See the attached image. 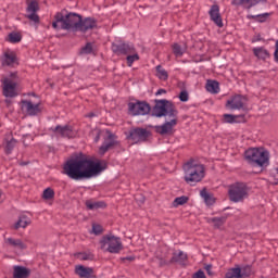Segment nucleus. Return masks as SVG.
I'll return each mask as SVG.
<instances>
[{
    "instance_id": "obj_1",
    "label": "nucleus",
    "mask_w": 278,
    "mask_h": 278,
    "mask_svg": "<svg viewBox=\"0 0 278 278\" xmlns=\"http://www.w3.org/2000/svg\"><path fill=\"white\" fill-rule=\"evenodd\" d=\"M102 170H105V163L101 161L94 162L88 157L71 159L63 166L64 175L75 180L90 179V177L99 175Z\"/></svg>"
},
{
    "instance_id": "obj_2",
    "label": "nucleus",
    "mask_w": 278,
    "mask_h": 278,
    "mask_svg": "<svg viewBox=\"0 0 278 278\" xmlns=\"http://www.w3.org/2000/svg\"><path fill=\"white\" fill-rule=\"evenodd\" d=\"M184 179L189 186H194L205 179V166L197 163L194 160H190L184 164Z\"/></svg>"
},
{
    "instance_id": "obj_3",
    "label": "nucleus",
    "mask_w": 278,
    "mask_h": 278,
    "mask_svg": "<svg viewBox=\"0 0 278 278\" xmlns=\"http://www.w3.org/2000/svg\"><path fill=\"white\" fill-rule=\"evenodd\" d=\"M81 23V15L76 13H68L64 16L62 13H56L52 23L53 29H72L79 31Z\"/></svg>"
},
{
    "instance_id": "obj_4",
    "label": "nucleus",
    "mask_w": 278,
    "mask_h": 278,
    "mask_svg": "<svg viewBox=\"0 0 278 278\" xmlns=\"http://www.w3.org/2000/svg\"><path fill=\"white\" fill-rule=\"evenodd\" d=\"M100 249L105 253L117 254L123 249V241L114 235H104L100 240Z\"/></svg>"
},
{
    "instance_id": "obj_5",
    "label": "nucleus",
    "mask_w": 278,
    "mask_h": 278,
    "mask_svg": "<svg viewBox=\"0 0 278 278\" xmlns=\"http://www.w3.org/2000/svg\"><path fill=\"white\" fill-rule=\"evenodd\" d=\"M244 157L250 164H256V166H267L268 164V151L262 148H250L245 151Z\"/></svg>"
},
{
    "instance_id": "obj_6",
    "label": "nucleus",
    "mask_w": 278,
    "mask_h": 278,
    "mask_svg": "<svg viewBox=\"0 0 278 278\" xmlns=\"http://www.w3.org/2000/svg\"><path fill=\"white\" fill-rule=\"evenodd\" d=\"M2 93L7 98L16 97V88H18V75L16 73H11L1 79Z\"/></svg>"
},
{
    "instance_id": "obj_7",
    "label": "nucleus",
    "mask_w": 278,
    "mask_h": 278,
    "mask_svg": "<svg viewBox=\"0 0 278 278\" xmlns=\"http://www.w3.org/2000/svg\"><path fill=\"white\" fill-rule=\"evenodd\" d=\"M178 112L173 102L167 100H159L152 110V116L162 118V116H177Z\"/></svg>"
},
{
    "instance_id": "obj_8",
    "label": "nucleus",
    "mask_w": 278,
    "mask_h": 278,
    "mask_svg": "<svg viewBox=\"0 0 278 278\" xmlns=\"http://www.w3.org/2000/svg\"><path fill=\"white\" fill-rule=\"evenodd\" d=\"M229 199L233 203H240L244 201L247 197H249V187H247L243 182H237L229 187L228 190Z\"/></svg>"
},
{
    "instance_id": "obj_9",
    "label": "nucleus",
    "mask_w": 278,
    "mask_h": 278,
    "mask_svg": "<svg viewBox=\"0 0 278 278\" xmlns=\"http://www.w3.org/2000/svg\"><path fill=\"white\" fill-rule=\"evenodd\" d=\"M128 112L131 116H144L151 112V106L146 102H129Z\"/></svg>"
},
{
    "instance_id": "obj_10",
    "label": "nucleus",
    "mask_w": 278,
    "mask_h": 278,
    "mask_svg": "<svg viewBox=\"0 0 278 278\" xmlns=\"http://www.w3.org/2000/svg\"><path fill=\"white\" fill-rule=\"evenodd\" d=\"M168 117L170 121L165 122L161 126H156V132L161 136H173V134H175V127H177V115Z\"/></svg>"
},
{
    "instance_id": "obj_11",
    "label": "nucleus",
    "mask_w": 278,
    "mask_h": 278,
    "mask_svg": "<svg viewBox=\"0 0 278 278\" xmlns=\"http://www.w3.org/2000/svg\"><path fill=\"white\" fill-rule=\"evenodd\" d=\"M245 103H247V97L236 94L227 100L226 108L228 110H243Z\"/></svg>"
},
{
    "instance_id": "obj_12",
    "label": "nucleus",
    "mask_w": 278,
    "mask_h": 278,
    "mask_svg": "<svg viewBox=\"0 0 278 278\" xmlns=\"http://www.w3.org/2000/svg\"><path fill=\"white\" fill-rule=\"evenodd\" d=\"M113 53H116V55H131L136 51V48L131 43H113L112 46Z\"/></svg>"
},
{
    "instance_id": "obj_13",
    "label": "nucleus",
    "mask_w": 278,
    "mask_h": 278,
    "mask_svg": "<svg viewBox=\"0 0 278 278\" xmlns=\"http://www.w3.org/2000/svg\"><path fill=\"white\" fill-rule=\"evenodd\" d=\"M51 130L55 134V136H61V138H75L77 135V132L73 130V127L68 125H58L56 127L51 128Z\"/></svg>"
},
{
    "instance_id": "obj_14",
    "label": "nucleus",
    "mask_w": 278,
    "mask_h": 278,
    "mask_svg": "<svg viewBox=\"0 0 278 278\" xmlns=\"http://www.w3.org/2000/svg\"><path fill=\"white\" fill-rule=\"evenodd\" d=\"M21 109L23 112H26L28 116H36V114H40V104H34L29 100H23Z\"/></svg>"
},
{
    "instance_id": "obj_15",
    "label": "nucleus",
    "mask_w": 278,
    "mask_h": 278,
    "mask_svg": "<svg viewBox=\"0 0 278 278\" xmlns=\"http://www.w3.org/2000/svg\"><path fill=\"white\" fill-rule=\"evenodd\" d=\"M2 64H3V66H16V64H18V59L16 58V52H14L12 50H7L3 53Z\"/></svg>"
},
{
    "instance_id": "obj_16",
    "label": "nucleus",
    "mask_w": 278,
    "mask_h": 278,
    "mask_svg": "<svg viewBox=\"0 0 278 278\" xmlns=\"http://www.w3.org/2000/svg\"><path fill=\"white\" fill-rule=\"evenodd\" d=\"M208 14L211 16V21H213L217 27H223V17H220V8L218 4L212 5Z\"/></svg>"
},
{
    "instance_id": "obj_17",
    "label": "nucleus",
    "mask_w": 278,
    "mask_h": 278,
    "mask_svg": "<svg viewBox=\"0 0 278 278\" xmlns=\"http://www.w3.org/2000/svg\"><path fill=\"white\" fill-rule=\"evenodd\" d=\"M90 29H97V20L92 17L80 18V24L78 26V31H90Z\"/></svg>"
},
{
    "instance_id": "obj_18",
    "label": "nucleus",
    "mask_w": 278,
    "mask_h": 278,
    "mask_svg": "<svg viewBox=\"0 0 278 278\" xmlns=\"http://www.w3.org/2000/svg\"><path fill=\"white\" fill-rule=\"evenodd\" d=\"M249 275H251V267H247L245 271H243L240 267H235L226 273V278H241L249 277Z\"/></svg>"
},
{
    "instance_id": "obj_19",
    "label": "nucleus",
    "mask_w": 278,
    "mask_h": 278,
    "mask_svg": "<svg viewBox=\"0 0 278 278\" xmlns=\"http://www.w3.org/2000/svg\"><path fill=\"white\" fill-rule=\"evenodd\" d=\"M75 274L80 278H93L94 269L92 267H86L84 265H76Z\"/></svg>"
},
{
    "instance_id": "obj_20",
    "label": "nucleus",
    "mask_w": 278,
    "mask_h": 278,
    "mask_svg": "<svg viewBox=\"0 0 278 278\" xmlns=\"http://www.w3.org/2000/svg\"><path fill=\"white\" fill-rule=\"evenodd\" d=\"M130 138L135 140V142L144 141L149 138V132L144 128H137L130 131Z\"/></svg>"
},
{
    "instance_id": "obj_21",
    "label": "nucleus",
    "mask_w": 278,
    "mask_h": 278,
    "mask_svg": "<svg viewBox=\"0 0 278 278\" xmlns=\"http://www.w3.org/2000/svg\"><path fill=\"white\" fill-rule=\"evenodd\" d=\"M5 244L12 247L13 249H17V251H25L27 245L21 239L7 238L4 239Z\"/></svg>"
},
{
    "instance_id": "obj_22",
    "label": "nucleus",
    "mask_w": 278,
    "mask_h": 278,
    "mask_svg": "<svg viewBox=\"0 0 278 278\" xmlns=\"http://www.w3.org/2000/svg\"><path fill=\"white\" fill-rule=\"evenodd\" d=\"M31 275V270L24 266L15 265L13 267V278H27Z\"/></svg>"
},
{
    "instance_id": "obj_23",
    "label": "nucleus",
    "mask_w": 278,
    "mask_h": 278,
    "mask_svg": "<svg viewBox=\"0 0 278 278\" xmlns=\"http://www.w3.org/2000/svg\"><path fill=\"white\" fill-rule=\"evenodd\" d=\"M188 260V254L184 253V251L174 252L173 257L170 260L172 264L178 263L182 266H186V262Z\"/></svg>"
},
{
    "instance_id": "obj_24",
    "label": "nucleus",
    "mask_w": 278,
    "mask_h": 278,
    "mask_svg": "<svg viewBox=\"0 0 278 278\" xmlns=\"http://www.w3.org/2000/svg\"><path fill=\"white\" fill-rule=\"evenodd\" d=\"M266 0H233L235 5H244V8H253L257 3H264Z\"/></svg>"
},
{
    "instance_id": "obj_25",
    "label": "nucleus",
    "mask_w": 278,
    "mask_h": 278,
    "mask_svg": "<svg viewBox=\"0 0 278 278\" xmlns=\"http://www.w3.org/2000/svg\"><path fill=\"white\" fill-rule=\"evenodd\" d=\"M31 223V219L29 217L23 215L20 216L18 220L13 225V229H25V227H28Z\"/></svg>"
},
{
    "instance_id": "obj_26",
    "label": "nucleus",
    "mask_w": 278,
    "mask_h": 278,
    "mask_svg": "<svg viewBox=\"0 0 278 278\" xmlns=\"http://www.w3.org/2000/svg\"><path fill=\"white\" fill-rule=\"evenodd\" d=\"M206 90L211 92V94H218L220 92V86L216 80H207Z\"/></svg>"
},
{
    "instance_id": "obj_27",
    "label": "nucleus",
    "mask_w": 278,
    "mask_h": 278,
    "mask_svg": "<svg viewBox=\"0 0 278 278\" xmlns=\"http://www.w3.org/2000/svg\"><path fill=\"white\" fill-rule=\"evenodd\" d=\"M86 207L88 210H102L105 207V202L103 201H94V200H87Z\"/></svg>"
},
{
    "instance_id": "obj_28",
    "label": "nucleus",
    "mask_w": 278,
    "mask_h": 278,
    "mask_svg": "<svg viewBox=\"0 0 278 278\" xmlns=\"http://www.w3.org/2000/svg\"><path fill=\"white\" fill-rule=\"evenodd\" d=\"M16 147V140L12 137H9L4 141V151L7 155H10L12 153L13 149Z\"/></svg>"
},
{
    "instance_id": "obj_29",
    "label": "nucleus",
    "mask_w": 278,
    "mask_h": 278,
    "mask_svg": "<svg viewBox=\"0 0 278 278\" xmlns=\"http://www.w3.org/2000/svg\"><path fill=\"white\" fill-rule=\"evenodd\" d=\"M113 144H114V138H112V135H110L109 138L105 139L103 144L100 147L101 155H104L106 151H110Z\"/></svg>"
},
{
    "instance_id": "obj_30",
    "label": "nucleus",
    "mask_w": 278,
    "mask_h": 278,
    "mask_svg": "<svg viewBox=\"0 0 278 278\" xmlns=\"http://www.w3.org/2000/svg\"><path fill=\"white\" fill-rule=\"evenodd\" d=\"M225 217H212L207 219V223L214 225L216 229H219V227H223V225H225Z\"/></svg>"
},
{
    "instance_id": "obj_31",
    "label": "nucleus",
    "mask_w": 278,
    "mask_h": 278,
    "mask_svg": "<svg viewBox=\"0 0 278 278\" xmlns=\"http://www.w3.org/2000/svg\"><path fill=\"white\" fill-rule=\"evenodd\" d=\"M253 53L258 60H266L268 58V51H266L264 48H254Z\"/></svg>"
},
{
    "instance_id": "obj_32",
    "label": "nucleus",
    "mask_w": 278,
    "mask_h": 278,
    "mask_svg": "<svg viewBox=\"0 0 278 278\" xmlns=\"http://www.w3.org/2000/svg\"><path fill=\"white\" fill-rule=\"evenodd\" d=\"M156 77L162 81H166L168 79V72L162 65L156 66Z\"/></svg>"
},
{
    "instance_id": "obj_33",
    "label": "nucleus",
    "mask_w": 278,
    "mask_h": 278,
    "mask_svg": "<svg viewBox=\"0 0 278 278\" xmlns=\"http://www.w3.org/2000/svg\"><path fill=\"white\" fill-rule=\"evenodd\" d=\"M76 257L78 260H81L83 262H91L92 260H94V254H92L91 252H80L76 254Z\"/></svg>"
},
{
    "instance_id": "obj_34",
    "label": "nucleus",
    "mask_w": 278,
    "mask_h": 278,
    "mask_svg": "<svg viewBox=\"0 0 278 278\" xmlns=\"http://www.w3.org/2000/svg\"><path fill=\"white\" fill-rule=\"evenodd\" d=\"M173 51H174V54L176 55V58H181V55H184V53H186V47H181V46H179V43H175L173 46Z\"/></svg>"
},
{
    "instance_id": "obj_35",
    "label": "nucleus",
    "mask_w": 278,
    "mask_h": 278,
    "mask_svg": "<svg viewBox=\"0 0 278 278\" xmlns=\"http://www.w3.org/2000/svg\"><path fill=\"white\" fill-rule=\"evenodd\" d=\"M127 64L128 66H134V62H138V60H140V55H138V52H136V50L134 51V53L129 54L127 58Z\"/></svg>"
},
{
    "instance_id": "obj_36",
    "label": "nucleus",
    "mask_w": 278,
    "mask_h": 278,
    "mask_svg": "<svg viewBox=\"0 0 278 278\" xmlns=\"http://www.w3.org/2000/svg\"><path fill=\"white\" fill-rule=\"evenodd\" d=\"M201 197H202V199H204L206 205H214L215 200L212 195H210V193H207V191L202 190Z\"/></svg>"
},
{
    "instance_id": "obj_37",
    "label": "nucleus",
    "mask_w": 278,
    "mask_h": 278,
    "mask_svg": "<svg viewBox=\"0 0 278 278\" xmlns=\"http://www.w3.org/2000/svg\"><path fill=\"white\" fill-rule=\"evenodd\" d=\"M268 16H270V13L252 15L251 18H253L254 21H257V23H266V21H268Z\"/></svg>"
},
{
    "instance_id": "obj_38",
    "label": "nucleus",
    "mask_w": 278,
    "mask_h": 278,
    "mask_svg": "<svg viewBox=\"0 0 278 278\" xmlns=\"http://www.w3.org/2000/svg\"><path fill=\"white\" fill-rule=\"evenodd\" d=\"M186 203H188V197L182 195V197H178L174 200L173 206L179 207V205H186Z\"/></svg>"
},
{
    "instance_id": "obj_39",
    "label": "nucleus",
    "mask_w": 278,
    "mask_h": 278,
    "mask_svg": "<svg viewBox=\"0 0 278 278\" xmlns=\"http://www.w3.org/2000/svg\"><path fill=\"white\" fill-rule=\"evenodd\" d=\"M53 197H55V192L53 191V189L47 188L43 190L42 199H45L46 201H51Z\"/></svg>"
},
{
    "instance_id": "obj_40",
    "label": "nucleus",
    "mask_w": 278,
    "mask_h": 278,
    "mask_svg": "<svg viewBox=\"0 0 278 278\" xmlns=\"http://www.w3.org/2000/svg\"><path fill=\"white\" fill-rule=\"evenodd\" d=\"M9 42H13V43H16V42H21V34L18 33H11L9 34Z\"/></svg>"
},
{
    "instance_id": "obj_41",
    "label": "nucleus",
    "mask_w": 278,
    "mask_h": 278,
    "mask_svg": "<svg viewBox=\"0 0 278 278\" xmlns=\"http://www.w3.org/2000/svg\"><path fill=\"white\" fill-rule=\"evenodd\" d=\"M92 233H94V236H100V233H103V227H101L99 224H93Z\"/></svg>"
},
{
    "instance_id": "obj_42",
    "label": "nucleus",
    "mask_w": 278,
    "mask_h": 278,
    "mask_svg": "<svg viewBox=\"0 0 278 278\" xmlns=\"http://www.w3.org/2000/svg\"><path fill=\"white\" fill-rule=\"evenodd\" d=\"M27 11L31 12V13L37 12L38 11V2H36V1L29 2L28 7H27Z\"/></svg>"
},
{
    "instance_id": "obj_43",
    "label": "nucleus",
    "mask_w": 278,
    "mask_h": 278,
    "mask_svg": "<svg viewBox=\"0 0 278 278\" xmlns=\"http://www.w3.org/2000/svg\"><path fill=\"white\" fill-rule=\"evenodd\" d=\"M224 123H236V116L231 114H224Z\"/></svg>"
},
{
    "instance_id": "obj_44",
    "label": "nucleus",
    "mask_w": 278,
    "mask_h": 278,
    "mask_svg": "<svg viewBox=\"0 0 278 278\" xmlns=\"http://www.w3.org/2000/svg\"><path fill=\"white\" fill-rule=\"evenodd\" d=\"M81 53H85L88 55L89 53H92V43H87L83 49Z\"/></svg>"
},
{
    "instance_id": "obj_45",
    "label": "nucleus",
    "mask_w": 278,
    "mask_h": 278,
    "mask_svg": "<svg viewBox=\"0 0 278 278\" xmlns=\"http://www.w3.org/2000/svg\"><path fill=\"white\" fill-rule=\"evenodd\" d=\"M189 99H190V97L188 96V91L184 90V91L180 92V94H179V100L180 101L186 103Z\"/></svg>"
},
{
    "instance_id": "obj_46",
    "label": "nucleus",
    "mask_w": 278,
    "mask_h": 278,
    "mask_svg": "<svg viewBox=\"0 0 278 278\" xmlns=\"http://www.w3.org/2000/svg\"><path fill=\"white\" fill-rule=\"evenodd\" d=\"M271 176L274 177V184H275V186H278V164H277V166L273 169Z\"/></svg>"
},
{
    "instance_id": "obj_47",
    "label": "nucleus",
    "mask_w": 278,
    "mask_h": 278,
    "mask_svg": "<svg viewBox=\"0 0 278 278\" xmlns=\"http://www.w3.org/2000/svg\"><path fill=\"white\" fill-rule=\"evenodd\" d=\"M28 18H29L30 21H34V23H38V21H39V17H38V15L36 14V12L30 13V14L28 15Z\"/></svg>"
},
{
    "instance_id": "obj_48",
    "label": "nucleus",
    "mask_w": 278,
    "mask_h": 278,
    "mask_svg": "<svg viewBox=\"0 0 278 278\" xmlns=\"http://www.w3.org/2000/svg\"><path fill=\"white\" fill-rule=\"evenodd\" d=\"M193 278H205V273H203V270H199L193 275Z\"/></svg>"
},
{
    "instance_id": "obj_49",
    "label": "nucleus",
    "mask_w": 278,
    "mask_h": 278,
    "mask_svg": "<svg viewBox=\"0 0 278 278\" xmlns=\"http://www.w3.org/2000/svg\"><path fill=\"white\" fill-rule=\"evenodd\" d=\"M274 55H275L276 62H278V41L276 42V50H275Z\"/></svg>"
},
{
    "instance_id": "obj_50",
    "label": "nucleus",
    "mask_w": 278,
    "mask_h": 278,
    "mask_svg": "<svg viewBox=\"0 0 278 278\" xmlns=\"http://www.w3.org/2000/svg\"><path fill=\"white\" fill-rule=\"evenodd\" d=\"M157 96L160 94H166V90L164 89H159L157 92H156Z\"/></svg>"
},
{
    "instance_id": "obj_51",
    "label": "nucleus",
    "mask_w": 278,
    "mask_h": 278,
    "mask_svg": "<svg viewBox=\"0 0 278 278\" xmlns=\"http://www.w3.org/2000/svg\"><path fill=\"white\" fill-rule=\"evenodd\" d=\"M205 270H207V273H208V275H210V270H212V265H207V266L205 267Z\"/></svg>"
},
{
    "instance_id": "obj_52",
    "label": "nucleus",
    "mask_w": 278,
    "mask_h": 278,
    "mask_svg": "<svg viewBox=\"0 0 278 278\" xmlns=\"http://www.w3.org/2000/svg\"><path fill=\"white\" fill-rule=\"evenodd\" d=\"M125 260H128V262H132L134 257L129 256V257H126Z\"/></svg>"
}]
</instances>
